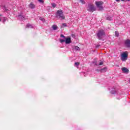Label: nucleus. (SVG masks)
I'll use <instances>...</instances> for the list:
<instances>
[{
  "mask_svg": "<svg viewBox=\"0 0 130 130\" xmlns=\"http://www.w3.org/2000/svg\"><path fill=\"white\" fill-rule=\"evenodd\" d=\"M40 20H41V21H42V22H45V19H44V18L42 17H40Z\"/></svg>",
  "mask_w": 130,
  "mask_h": 130,
  "instance_id": "obj_19",
  "label": "nucleus"
},
{
  "mask_svg": "<svg viewBox=\"0 0 130 130\" xmlns=\"http://www.w3.org/2000/svg\"><path fill=\"white\" fill-rule=\"evenodd\" d=\"M40 3H43V0H38Z\"/></svg>",
  "mask_w": 130,
  "mask_h": 130,
  "instance_id": "obj_30",
  "label": "nucleus"
},
{
  "mask_svg": "<svg viewBox=\"0 0 130 130\" xmlns=\"http://www.w3.org/2000/svg\"><path fill=\"white\" fill-rule=\"evenodd\" d=\"M1 16H2V15H1V14H0V17H1Z\"/></svg>",
  "mask_w": 130,
  "mask_h": 130,
  "instance_id": "obj_31",
  "label": "nucleus"
},
{
  "mask_svg": "<svg viewBox=\"0 0 130 130\" xmlns=\"http://www.w3.org/2000/svg\"><path fill=\"white\" fill-rule=\"evenodd\" d=\"M102 5H103V2H95V5L98 8H99L101 10H102L103 9V7H102Z\"/></svg>",
  "mask_w": 130,
  "mask_h": 130,
  "instance_id": "obj_5",
  "label": "nucleus"
},
{
  "mask_svg": "<svg viewBox=\"0 0 130 130\" xmlns=\"http://www.w3.org/2000/svg\"><path fill=\"white\" fill-rule=\"evenodd\" d=\"M103 64V61H101L100 62L99 66H102Z\"/></svg>",
  "mask_w": 130,
  "mask_h": 130,
  "instance_id": "obj_25",
  "label": "nucleus"
},
{
  "mask_svg": "<svg viewBox=\"0 0 130 130\" xmlns=\"http://www.w3.org/2000/svg\"><path fill=\"white\" fill-rule=\"evenodd\" d=\"M51 6L52 7L55 8L56 7V4H55V3H52Z\"/></svg>",
  "mask_w": 130,
  "mask_h": 130,
  "instance_id": "obj_16",
  "label": "nucleus"
},
{
  "mask_svg": "<svg viewBox=\"0 0 130 130\" xmlns=\"http://www.w3.org/2000/svg\"><path fill=\"white\" fill-rule=\"evenodd\" d=\"M75 66H79V64H80V63H79L78 62H75Z\"/></svg>",
  "mask_w": 130,
  "mask_h": 130,
  "instance_id": "obj_27",
  "label": "nucleus"
},
{
  "mask_svg": "<svg viewBox=\"0 0 130 130\" xmlns=\"http://www.w3.org/2000/svg\"><path fill=\"white\" fill-rule=\"evenodd\" d=\"M4 10H5V11H6V12H8V11H9V10H8V9H7V8H6L5 7H4Z\"/></svg>",
  "mask_w": 130,
  "mask_h": 130,
  "instance_id": "obj_26",
  "label": "nucleus"
},
{
  "mask_svg": "<svg viewBox=\"0 0 130 130\" xmlns=\"http://www.w3.org/2000/svg\"><path fill=\"white\" fill-rule=\"evenodd\" d=\"M26 28H33V26H32V25H31L30 24L28 23L26 25Z\"/></svg>",
  "mask_w": 130,
  "mask_h": 130,
  "instance_id": "obj_15",
  "label": "nucleus"
},
{
  "mask_svg": "<svg viewBox=\"0 0 130 130\" xmlns=\"http://www.w3.org/2000/svg\"><path fill=\"white\" fill-rule=\"evenodd\" d=\"M52 28L53 30H57V29L58 28V27H57L56 25H52Z\"/></svg>",
  "mask_w": 130,
  "mask_h": 130,
  "instance_id": "obj_14",
  "label": "nucleus"
},
{
  "mask_svg": "<svg viewBox=\"0 0 130 130\" xmlns=\"http://www.w3.org/2000/svg\"><path fill=\"white\" fill-rule=\"evenodd\" d=\"M29 7L30 9H35V5L33 4V3H31L29 5Z\"/></svg>",
  "mask_w": 130,
  "mask_h": 130,
  "instance_id": "obj_10",
  "label": "nucleus"
},
{
  "mask_svg": "<svg viewBox=\"0 0 130 130\" xmlns=\"http://www.w3.org/2000/svg\"><path fill=\"white\" fill-rule=\"evenodd\" d=\"M116 89H115V88H114L111 90L110 93L111 94H114L116 93Z\"/></svg>",
  "mask_w": 130,
  "mask_h": 130,
  "instance_id": "obj_9",
  "label": "nucleus"
},
{
  "mask_svg": "<svg viewBox=\"0 0 130 130\" xmlns=\"http://www.w3.org/2000/svg\"><path fill=\"white\" fill-rule=\"evenodd\" d=\"M65 43L66 44H70V43H72V39H71V38H66Z\"/></svg>",
  "mask_w": 130,
  "mask_h": 130,
  "instance_id": "obj_8",
  "label": "nucleus"
},
{
  "mask_svg": "<svg viewBox=\"0 0 130 130\" xmlns=\"http://www.w3.org/2000/svg\"><path fill=\"white\" fill-rule=\"evenodd\" d=\"M71 36L72 37H73V38H75V37H76V36H75V35H72Z\"/></svg>",
  "mask_w": 130,
  "mask_h": 130,
  "instance_id": "obj_29",
  "label": "nucleus"
},
{
  "mask_svg": "<svg viewBox=\"0 0 130 130\" xmlns=\"http://www.w3.org/2000/svg\"><path fill=\"white\" fill-rule=\"evenodd\" d=\"M121 70H122V72L124 73V74H128L129 72V70H128V69L125 67H123L121 68Z\"/></svg>",
  "mask_w": 130,
  "mask_h": 130,
  "instance_id": "obj_6",
  "label": "nucleus"
},
{
  "mask_svg": "<svg viewBox=\"0 0 130 130\" xmlns=\"http://www.w3.org/2000/svg\"><path fill=\"white\" fill-rule=\"evenodd\" d=\"M72 49H75V50H80V48L77 46H72Z\"/></svg>",
  "mask_w": 130,
  "mask_h": 130,
  "instance_id": "obj_11",
  "label": "nucleus"
},
{
  "mask_svg": "<svg viewBox=\"0 0 130 130\" xmlns=\"http://www.w3.org/2000/svg\"><path fill=\"white\" fill-rule=\"evenodd\" d=\"M7 20H8L7 17H4V18H3V23H5V22H6V21H7Z\"/></svg>",
  "mask_w": 130,
  "mask_h": 130,
  "instance_id": "obj_22",
  "label": "nucleus"
},
{
  "mask_svg": "<svg viewBox=\"0 0 130 130\" xmlns=\"http://www.w3.org/2000/svg\"><path fill=\"white\" fill-rule=\"evenodd\" d=\"M80 3H81V4H82V5H85V1L84 0H79Z\"/></svg>",
  "mask_w": 130,
  "mask_h": 130,
  "instance_id": "obj_17",
  "label": "nucleus"
},
{
  "mask_svg": "<svg viewBox=\"0 0 130 130\" xmlns=\"http://www.w3.org/2000/svg\"><path fill=\"white\" fill-rule=\"evenodd\" d=\"M107 20H108V21H111V17H108L107 18Z\"/></svg>",
  "mask_w": 130,
  "mask_h": 130,
  "instance_id": "obj_24",
  "label": "nucleus"
},
{
  "mask_svg": "<svg viewBox=\"0 0 130 130\" xmlns=\"http://www.w3.org/2000/svg\"><path fill=\"white\" fill-rule=\"evenodd\" d=\"M107 71V68L105 67L102 69H101V73H105Z\"/></svg>",
  "mask_w": 130,
  "mask_h": 130,
  "instance_id": "obj_12",
  "label": "nucleus"
},
{
  "mask_svg": "<svg viewBox=\"0 0 130 130\" xmlns=\"http://www.w3.org/2000/svg\"><path fill=\"white\" fill-rule=\"evenodd\" d=\"M87 11L89 12H94V11H96V8L93 6V4H88Z\"/></svg>",
  "mask_w": 130,
  "mask_h": 130,
  "instance_id": "obj_3",
  "label": "nucleus"
},
{
  "mask_svg": "<svg viewBox=\"0 0 130 130\" xmlns=\"http://www.w3.org/2000/svg\"><path fill=\"white\" fill-rule=\"evenodd\" d=\"M56 18L60 19V20H64V19H66V16L63 15V12H62V10H59L57 11L56 14Z\"/></svg>",
  "mask_w": 130,
  "mask_h": 130,
  "instance_id": "obj_1",
  "label": "nucleus"
},
{
  "mask_svg": "<svg viewBox=\"0 0 130 130\" xmlns=\"http://www.w3.org/2000/svg\"><path fill=\"white\" fill-rule=\"evenodd\" d=\"M1 21H2V19H0V22H1Z\"/></svg>",
  "mask_w": 130,
  "mask_h": 130,
  "instance_id": "obj_32",
  "label": "nucleus"
},
{
  "mask_svg": "<svg viewBox=\"0 0 130 130\" xmlns=\"http://www.w3.org/2000/svg\"><path fill=\"white\" fill-rule=\"evenodd\" d=\"M60 37H61L62 38H66V37L64 36L63 35H60Z\"/></svg>",
  "mask_w": 130,
  "mask_h": 130,
  "instance_id": "obj_28",
  "label": "nucleus"
},
{
  "mask_svg": "<svg viewBox=\"0 0 130 130\" xmlns=\"http://www.w3.org/2000/svg\"><path fill=\"white\" fill-rule=\"evenodd\" d=\"M116 2H120V0H115ZM122 2H125V1H127L128 2H129L130 0H121Z\"/></svg>",
  "mask_w": 130,
  "mask_h": 130,
  "instance_id": "obj_21",
  "label": "nucleus"
},
{
  "mask_svg": "<svg viewBox=\"0 0 130 130\" xmlns=\"http://www.w3.org/2000/svg\"><path fill=\"white\" fill-rule=\"evenodd\" d=\"M60 43H63V42H66V40H62V39H60Z\"/></svg>",
  "mask_w": 130,
  "mask_h": 130,
  "instance_id": "obj_23",
  "label": "nucleus"
},
{
  "mask_svg": "<svg viewBox=\"0 0 130 130\" xmlns=\"http://www.w3.org/2000/svg\"><path fill=\"white\" fill-rule=\"evenodd\" d=\"M115 36H116V37H118L119 34L117 31H115Z\"/></svg>",
  "mask_w": 130,
  "mask_h": 130,
  "instance_id": "obj_18",
  "label": "nucleus"
},
{
  "mask_svg": "<svg viewBox=\"0 0 130 130\" xmlns=\"http://www.w3.org/2000/svg\"><path fill=\"white\" fill-rule=\"evenodd\" d=\"M121 59L122 61H125L127 59V54L123 53L121 55Z\"/></svg>",
  "mask_w": 130,
  "mask_h": 130,
  "instance_id": "obj_4",
  "label": "nucleus"
},
{
  "mask_svg": "<svg viewBox=\"0 0 130 130\" xmlns=\"http://www.w3.org/2000/svg\"><path fill=\"white\" fill-rule=\"evenodd\" d=\"M96 35L98 39L101 40L103 36H105V31H104L103 29H101L98 31V32L96 33Z\"/></svg>",
  "mask_w": 130,
  "mask_h": 130,
  "instance_id": "obj_2",
  "label": "nucleus"
},
{
  "mask_svg": "<svg viewBox=\"0 0 130 130\" xmlns=\"http://www.w3.org/2000/svg\"><path fill=\"white\" fill-rule=\"evenodd\" d=\"M19 19H21L22 21L25 20V16H23L22 14H20L18 16Z\"/></svg>",
  "mask_w": 130,
  "mask_h": 130,
  "instance_id": "obj_13",
  "label": "nucleus"
},
{
  "mask_svg": "<svg viewBox=\"0 0 130 130\" xmlns=\"http://www.w3.org/2000/svg\"><path fill=\"white\" fill-rule=\"evenodd\" d=\"M63 27H67V23H63L62 24L61 28H63Z\"/></svg>",
  "mask_w": 130,
  "mask_h": 130,
  "instance_id": "obj_20",
  "label": "nucleus"
},
{
  "mask_svg": "<svg viewBox=\"0 0 130 130\" xmlns=\"http://www.w3.org/2000/svg\"><path fill=\"white\" fill-rule=\"evenodd\" d=\"M124 44L126 47L130 48V40H126L124 42Z\"/></svg>",
  "mask_w": 130,
  "mask_h": 130,
  "instance_id": "obj_7",
  "label": "nucleus"
}]
</instances>
